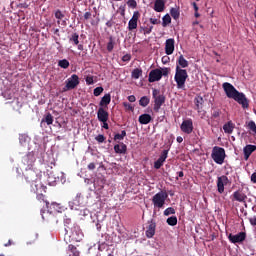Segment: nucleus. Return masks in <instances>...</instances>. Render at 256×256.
Returning <instances> with one entry per match:
<instances>
[{
    "label": "nucleus",
    "instance_id": "de8ad7c7",
    "mask_svg": "<svg viewBox=\"0 0 256 256\" xmlns=\"http://www.w3.org/2000/svg\"><path fill=\"white\" fill-rule=\"evenodd\" d=\"M127 5H128V7H131L132 9H136L137 8V1L128 0Z\"/></svg>",
    "mask_w": 256,
    "mask_h": 256
},
{
    "label": "nucleus",
    "instance_id": "4468645a",
    "mask_svg": "<svg viewBox=\"0 0 256 256\" xmlns=\"http://www.w3.org/2000/svg\"><path fill=\"white\" fill-rule=\"evenodd\" d=\"M175 51V39L169 38L165 43V53L166 55H173Z\"/></svg>",
    "mask_w": 256,
    "mask_h": 256
},
{
    "label": "nucleus",
    "instance_id": "58836bf2",
    "mask_svg": "<svg viewBox=\"0 0 256 256\" xmlns=\"http://www.w3.org/2000/svg\"><path fill=\"white\" fill-rule=\"evenodd\" d=\"M221 117V109L212 107V118L219 119Z\"/></svg>",
    "mask_w": 256,
    "mask_h": 256
},
{
    "label": "nucleus",
    "instance_id": "603ef678",
    "mask_svg": "<svg viewBox=\"0 0 256 256\" xmlns=\"http://www.w3.org/2000/svg\"><path fill=\"white\" fill-rule=\"evenodd\" d=\"M95 139L98 143H105V136L103 134H99Z\"/></svg>",
    "mask_w": 256,
    "mask_h": 256
},
{
    "label": "nucleus",
    "instance_id": "bb28decb",
    "mask_svg": "<svg viewBox=\"0 0 256 256\" xmlns=\"http://www.w3.org/2000/svg\"><path fill=\"white\" fill-rule=\"evenodd\" d=\"M53 115H51V113H47L44 118L41 121V125H43V123H46V125H53Z\"/></svg>",
    "mask_w": 256,
    "mask_h": 256
},
{
    "label": "nucleus",
    "instance_id": "a18cd8bd",
    "mask_svg": "<svg viewBox=\"0 0 256 256\" xmlns=\"http://www.w3.org/2000/svg\"><path fill=\"white\" fill-rule=\"evenodd\" d=\"M164 163H165L164 161L158 158V160L154 162V169H159L160 167H163Z\"/></svg>",
    "mask_w": 256,
    "mask_h": 256
},
{
    "label": "nucleus",
    "instance_id": "69168bd1",
    "mask_svg": "<svg viewBox=\"0 0 256 256\" xmlns=\"http://www.w3.org/2000/svg\"><path fill=\"white\" fill-rule=\"evenodd\" d=\"M52 31H53L54 35H57V37H61V34H59L58 28H53Z\"/></svg>",
    "mask_w": 256,
    "mask_h": 256
},
{
    "label": "nucleus",
    "instance_id": "473e14b6",
    "mask_svg": "<svg viewBox=\"0 0 256 256\" xmlns=\"http://www.w3.org/2000/svg\"><path fill=\"white\" fill-rule=\"evenodd\" d=\"M69 60L62 59L58 61V67H61V69H69Z\"/></svg>",
    "mask_w": 256,
    "mask_h": 256
},
{
    "label": "nucleus",
    "instance_id": "774afa93",
    "mask_svg": "<svg viewBox=\"0 0 256 256\" xmlns=\"http://www.w3.org/2000/svg\"><path fill=\"white\" fill-rule=\"evenodd\" d=\"M106 26H108L109 28L113 27V21L111 20L107 21Z\"/></svg>",
    "mask_w": 256,
    "mask_h": 256
},
{
    "label": "nucleus",
    "instance_id": "a19ab883",
    "mask_svg": "<svg viewBox=\"0 0 256 256\" xmlns=\"http://www.w3.org/2000/svg\"><path fill=\"white\" fill-rule=\"evenodd\" d=\"M115 47V41L113 40L112 36L109 38V42L107 43V51L108 53H111Z\"/></svg>",
    "mask_w": 256,
    "mask_h": 256
},
{
    "label": "nucleus",
    "instance_id": "bf43d9fd",
    "mask_svg": "<svg viewBox=\"0 0 256 256\" xmlns=\"http://www.w3.org/2000/svg\"><path fill=\"white\" fill-rule=\"evenodd\" d=\"M128 101L130 103H135V101H137V98H135V95H130L128 96Z\"/></svg>",
    "mask_w": 256,
    "mask_h": 256
},
{
    "label": "nucleus",
    "instance_id": "a211bd4d",
    "mask_svg": "<svg viewBox=\"0 0 256 256\" xmlns=\"http://www.w3.org/2000/svg\"><path fill=\"white\" fill-rule=\"evenodd\" d=\"M155 229H157V223L151 220L146 230V237H148V239H151L155 236Z\"/></svg>",
    "mask_w": 256,
    "mask_h": 256
},
{
    "label": "nucleus",
    "instance_id": "a878e982",
    "mask_svg": "<svg viewBox=\"0 0 256 256\" xmlns=\"http://www.w3.org/2000/svg\"><path fill=\"white\" fill-rule=\"evenodd\" d=\"M223 129L224 133L231 135L233 133V129H235V124H233L232 121H229L226 124H224Z\"/></svg>",
    "mask_w": 256,
    "mask_h": 256
},
{
    "label": "nucleus",
    "instance_id": "49530a36",
    "mask_svg": "<svg viewBox=\"0 0 256 256\" xmlns=\"http://www.w3.org/2000/svg\"><path fill=\"white\" fill-rule=\"evenodd\" d=\"M55 17L58 19V20H61L65 17V14L61 11V10H56L55 12Z\"/></svg>",
    "mask_w": 256,
    "mask_h": 256
},
{
    "label": "nucleus",
    "instance_id": "5701e85b",
    "mask_svg": "<svg viewBox=\"0 0 256 256\" xmlns=\"http://www.w3.org/2000/svg\"><path fill=\"white\" fill-rule=\"evenodd\" d=\"M110 103H111V94L108 93L101 98L99 105L100 107L103 108V107H108Z\"/></svg>",
    "mask_w": 256,
    "mask_h": 256
},
{
    "label": "nucleus",
    "instance_id": "ea45409f",
    "mask_svg": "<svg viewBox=\"0 0 256 256\" xmlns=\"http://www.w3.org/2000/svg\"><path fill=\"white\" fill-rule=\"evenodd\" d=\"M248 129L249 131H251L252 135H256V124L255 121L251 120L250 122H248Z\"/></svg>",
    "mask_w": 256,
    "mask_h": 256
},
{
    "label": "nucleus",
    "instance_id": "4d7b16f0",
    "mask_svg": "<svg viewBox=\"0 0 256 256\" xmlns=\"http://www.w3.org/2000/svg\"><path fill=\"white\" fill-rule=\"evenodd\" d=\"M122 61H124V63H127V61H131V55L126 54L122 57Z\"/></svg>",
    "mask_w": 256,
    "mask_h": 256
},
{
    "label": "nucleus",
    "instance_id": "052dcab7",
    "mask_svg": "<svg viewBox=\"0 0 256 256\" xmlns=\"http://www.w3.org/2000/svg\"><path fill=\"white\" fill-rule=\"evenodd\" d=\"M250 181L252 183H256V172L252 173L251 177H250Z\"/></svg>",
    "mask_w": 256,
    "mask_h": 256
},
{
    "label": "nucleus",
    "instance_id": "0e129e2a",
    "mask_svg": "<svg viewBox=\"0 0 256 256\" xmlns=\"http://www.w3.org/2000/svg\"><path fill=\"white\" fill-rule=\"evenodd\" d=\"M120 15L122 16V17H125V6H120Z\"/></svg>",
    "mask_w": 256,
    "mask_h": 256
},
{
    "label": "nucleus",
    "instance_id": "13d9d810",
    "mask_svg": "<svg viewBox=\"0 0 256 256\" xmlns=\"http://www.w3.org/2000/svg\"><path fill=\"white\" fill-rule=\"evenodd\" d=\"M26 139H27V136H25L23 134L19 136V141H20L21 145H23V143H25Z\"/></svg>",
    "mask_w": 256,
    "mask_h": 256
},
{
    "label": "nucleus",
    "instance_id": "dca6fc26",
    "mask_svg": "<svg viewBox=\"0 0 256 256\" xmlns=\"http://www.w3.org/2000/svg\"><path fill=\"white\" fill-rule=\"evenodd\" d=\"M232 197H233V201H238V203H246L247 201V194L243 193V191L241 190L235 191L232 194Z\"/></svg>",
    "mask_w": 256,
    "mask_h": 256
},
{
    "label": "nucleus",
    "instance_id": "4c0bfd02",
    "mask_svg": "<svg viewBox=\"0 0 256 256\" xmlns=\"http://www.w3.org/2000/svg\"><path fill=\"white\" fill-rule=\"evenodd\" d=\"M70 43H73L74 45H79V34L73 33L71 37L69 38Z\"/></svg>",
    "mask_w": 256,
    "mask_h": 256
},
{
    "label": "nucleus",
    "instance_id": "f704fd0d",
    "mask_svg": "<svg viewBox=\"0 0 256 256\" xmlns=\"http://www.w3.org/2000/svg\"><path fill=\"white\" fill-rule=\"evenodd\" d=\"M170 15H171V17H173L175 19V21H177V19H179L180 15H181V13L179 12V9L171 8Z\"/></svg>",
    "mask_w": 256,
    "mask_h": 256
},
{
    "label": "nucleus",
    "instance_id": "3c124183",
    "mask_svg": "<svg viewBox=\"0 0 256 256\" xmlns=\"http://www.w3.org/2000/svg\"><path fill=\"white\" fill-rule=\"evenodd\" d=\"M70 205H81V196L76 197V199H73L72 202H70Z\"/></svg>",
    "mask_w": 256,
    "mask_h": 256
},
{
    "label": "nucleus",
    "instance_id": "e2e57ef3",
    "mask_svg": "<svg viewBox=\"0 0 256 256\" xmlns=\"http://www.w3.org/2000/svg\"><path fill=\"white\" fill-rule=\"evenodd\" d=\"M84 19L87 21L89 19H91V12H85L84 14Z\"/></svg>",
    "mask_w": 256,
    "mask_h": 256
},
{
    "label": "nucleus",
    "instance_id": "f3484780",
    "mask_svg": "<svg viewBox=\"0 0 256 256\" xmlns=\"http://www.w3.org/2000/svg\"><path fill=\"white\" fill-rule=\"evenodd\" d=\"M256 151V146L248 144L243 148V153H244V159L245 161L249 160V157H251L252 153H255Z\"/></svg>",
    "mask_w": 256,
    "mask_h": 256
},
{
    "label": "nucleus",
    "instance_id": "6e6552de",
    "mask_svg": "<svg viewBox=\"0 0 256 256\" xmlns=\"http://www.w3.org/2000/svg\"><path fill=\"white\" fill-rule=\"evenodd\" d=\"M77 85H79V76H77V74H73L71 76V78H69L66 81V85L64 87V91H69L71 89H75V87H77Z\"/></svg>",
    "mask_w": 256,
    "mask_h": 256
},
{
    "label": "nucleus",
    "instance_id": "9b49d317",
    "mask_svg": "<svg viewBox=\"0 0 256 256\" xmlns=\"http://www.w3.org/2000/svg\"><path fill=\"white\" fill-rule=\"evenodd\" d=\"M228 239L231 243H243L247 239V234L245 232H240L236 235L229 234Z\"/></svg>",
    "mask_w": 256,
    "mask_h": 256
},
{
    "label": "nucleus",
    "instance_id": "393cba45",
    "mask_svg": "<svg viewBox=\"0 0 256 256\" xmlns=\"http://www.w3.org/2000/svg\"><path fill=\"white\" fill-rule=\"evenodd\" d=\"M194 103L196 105V110L198 113H201V109H203V104L205 103V100H203V97L198 96L194 99Z\"/></svg>",
    "mask_w": 256,
    "mask_h": 256
},
{
    "label": "nucleus",
    "instance_id": "4be33fe9",
    "mask_svg": "<svg viewBox=\"0 0 256 256\" xmlns=\"http://www.w3.org/2000/svg\"><path fill=\"white\" fill-rule=\"evenodd\" d=\"M176 67H180V69H185L189 67V61L183 57V55H180L178 60H177V65Z\"/></svg>",
    "mask_w": 256,
    "mask_h": 256
},
{
    "label": "nucleus",
    "instance_id": "9d476101",
    "mask_svg": "<svg viewBox=\"0 0 256 256\" xmlns=\"http://www.w3.org/2000/svg\"><path fill=\"white\" fill-rule=\"evenodd\" d=\"M229 183V178L225 175L219 176L217 178V190L218 193L223 194L225 193V185Z\"/></svg>",
    "mask_w": 256,
    "mask_h": 256
},
{
    "label": "nucleus",
    "instance_id": "f257e3e1",
    "mask_svg": "<svg viewBox=\"0 0 256 256\" xmlns=\"http://www.w3.org/2000/svg\"><path fill=\"white\" fill-rule=\"evenodd\" d=\"M222 87L228 99H234V101L241 105L243 109H249V100L247 99V96L243 94V92H239L237 89H235V86L229 82H224Z\"/></svg>",
    "mask_w": 256,
    "mask_h": 256
},
{
    "label": "nucleus",
    "instance_id": "0eeeda50",
    "mask_svg": "<svg viewBox=\"0 0 256 256\" xmlns=\"http://www.w3.org/2000/svg\"><path fill=\"white\" fill-rule=\"evenodd\" d=\"M180 129L186 135H191L193 133V120L191 118L184 120L180 125Z\"/></svg>",
    "mask_w": 256,
    "mask_h": 256
},
{
    "label": "nucleus",
    "instance_id": "cd10ccee",
    "mask_svg": "<svg viewBox=\"0 0 256 256\" xmlns=\"http://www.w3.org/2000/svg\"><path fill=\"white\" fill-rule=\"evenodd\" d=\"M36 199L38 201H40V203H44L46 209H49V201H47V199H45V195H43V193L37 194Z\"/></svg>",
    "mask_w": 256,
    "mask_h": 256
},
{
    "label": "nucleus",
    "instance_id": "20e7f679",
    "mask_svg": "<svg viewBox=\"0 0 256 256\" xmlns=\"http://www.w3.org/2000/svg\"><path fill=\"white\" fill-rule=\"evenodd\" d=\"M227 157V154H225V148L214 146L212 149L211 158L214 162L217 163V165H223L225 163V158Z\"/></svg>",
    "mask_w": 256,
    "mask_h": 256
},
{
    "label": "nucleus",
    "instance_id": "f03ea898",
    "mask_svg": "<svg viewBox=\"0 0 256 256\" xmlns=\"http://www.w3.org/2000/svg\"><path fill=\"white\" fill-rule=\"evenodd\" d=\"M24 178L27 183L30 184L32 193H39V190L46 191L47 187L41 183V177L35 172V170L29 168L24 172Z\"/></svg>",
    "mask_w": 256,
    "mask_h": 256
},
{
    "label": "nucleus",
    "instance_id": "6e6d98bb",
    "mask_svg": "<svg viewBox=\"0 0 256 256\" xmlns=\"http://www.w3.org/2000/svg\"><path fill=\"white\" fill-rule=\"evenodd\" d=\"M162 77H167L169 75V68H164L161 70Z\"/></svg>",
    "mask_w": 256,
    "mask_h": 256
},
{
    "label": "nucleus",
    "instance_id": "2f4dec72",
    "mask_svg": "<svg viewBox=\"0 0 256 256\" xmlns=\"http://www.w3.org/2000/svg\"><path fill=\"white\" fill-rule=\"evenodd\" d=\"M149 103H151V100L147 96H143L139 100V105L141 107H147V105H149Z\"/></svg>",
    "mask_w": 256,
    "mask_h": 256
},
{
    "label": "nucleus",
    "instance_id": "412c9836",
    "mask_svg": "<svg viewBox=\"0 0 256 256\" xmlns=\"http://www.w3.org/2000/svg\"><path fill=\"white\" fill-rule=\"evenodd\" d=\"M154 11H156V13H163L165 11V1L155 0Z\"/></svg>",
    "mask_w": 256,
    "mask_h": 256
},
{
    "label": "nucleus",
    "instance_id": "6ab92c4d",
    "mask_svg": "<svg viewBox=\"0 0 256 256\" xmlns=\"http://www.w3.org/2000/svg\"><path fill=\"white\" fill-rule=\"evenodd\" d=\"M23 165H26L27 167H33V163H35V156L33 154L29 153L25 155L22 158Z\"/></svg>",
    "mask_w": 256,
    "mask_h": 256
},
{
    "label": "nucleus",
    "instance_id": "864d4df0",
    "mask_svg": "<svg viewBox=\"0 0 256 256\" xmlns=\"http://www.w3.org/2000/svg\"><path fill=\"white\" fill-rule=\"evenodd\" d=\"M123 107H125V109H127L128 111H133L134 109L133 106L129 104V102H124Z\"/></svg>",
    "mask_w": 256,
    "mask_h": 256
},
{
    "label": "nucleus",
    "instance_id": "2eb2a0df",
    "mask_svg": "<svg viewBox=\"0 0 256 256\" xmlns=\"http://www.w3.org/2000/svg\"><path fill=\"white\" fill-rule=\"evenodd\" d=\"M97 117L100 123H107V121H109V112H107L105 108L100 107L97 112Z\"/></svg>",
    "mask_w": 256,
    "mask_h": 256
},
{
    "label": "nucleus",
    "instance_id": "338daca9",
    "mask_svg": "<svg viewBox=\"0 0 256 256\" xmlns=\"http://www.w3.org/2000/svg\"><path fill=\"white\" fill-rule=\"evenodd\" d=\"M88 169L90 170V171H93V170H95V163H90V164H88Z\"/></svg>",
    "mask_w": 256,
    "mask_h": 256
},
{
    "label": "nucleus",
    "instance_id": "5fc2aeb1",
    "mask_svg": "<svg viewBox=\"0 0 256 256\" xmlns=\"http://www.w3.org/2000/svg\"><path fill=\"white\" fill-rule=\"evenodd\" d=\"M150 23L152 25H159V23H161V20H159L157 18H150Z\"/></svg>",
    "mask_w": 256,
    "mask_h": 256
},
{
    "label": "nucleus",
    "instance_id": "79ce46f5",
    "mask_svg": "<svg viewBox=\"0 0 256 256\" xmlns=\"http://www.w3.org/2000/svg\"><path fill=\"white\" fill-rule=\"evenodd\" d=\"M164 215L165 217H169V215H175V208L168 207L167 209L164 210Z\"/></svg>",
    "mask_w": 256,
    "mask_h": 256
},
{
    "label": "nucleus",
    "instance_id": "aec40b11",
    "mask_svg": "<svg viewBox=\"0 0 256 256\" xmlns=\"http://www.w3.org/2000/svg\"><path fill=\"white\" fill-rule=\"evenodd\" d=\"M114 151L119 155H125V153H127V145L123 142H121L120 144H116L114 145Z\"/></svg>",
    "mask_w": 256,
    "mask_h": 256
},
{
    "label": "nucleus",
    "instance_id": "09e8293b",
    "mask_svg": "<svg viewBox=\"0 0 256 256\" xmlns=\"http://www.w3.org/2000/svg\"><path fill=\"white\" fill-rule=\"evenodd\" d=\"M144 35H150L151 31H153V26H146L143 28Z\"/></svg>",
    "mask_w": 256,
    "mask_h": 256
},
{
    "label": "nucleus",
    "instance_id": "8fccbe9b",
    "mask_svg": "<svg viewBox=\"0 0 256 256\" xmlns=\"http://www.w3.org/2000/svg\"><path fill=\"white\" fill-rule=\"evenodd\" d=\"M85 81L87 85H93L94 83L93 76L91 75L86 76Z\"/></svg>",
    "mask_w": 256,
    "mask_h": 256
},
{
    "label": "nucleus",
    "instance_id": "7c9ffc66",
    "mask_svg": "<svg viewBox=\"0 0 256 256\" xmlns=\"http://www.w3.org/2000/svg\"><path fill=\"white\" fill-rule=\"evenodd\" d=\"M141 75H143V70L141 68H135L132 71L131 77H132V79H139V77H141Z\"/></svg>",
    "mask_w": 256,
    "mask_h": 256
},
{
    "label": "nucleus",
    "instance_id": "1a4fd4ad",
    "mask_svg": "<svg viewBox=\"0 0 256 256\" xmlns=\"http://www.w3.org/2000/svg\"><path fill=\"white\" fill-rule=\"evenodd\" d=\"M163 78V74L161 73V69L156 68L154 70H151L148 76L149 83H155L157 81H161Z\"/></svg>",
    "mask_w": 256,
    "mask_h": 256
},
{
    "label": "nucleus",
    "instance_id": "c9c22d12",
    "mask_svg": "<svg viewBox=\"0 0 256 256\" xmlns=\"http://www.w3.org/2000/svg\"><path fill=\"white\" fill-rule=\"evenodd\" d=\"M171 23V16L169 14H166L162 18V27H167V25H170Z\"/></svg>",
    "mask_w": 256,
    "mask_h": 256
},
{
    "label": "nucleus",
    "instance_id": "f8f14e48",
    "mask_svg": "<svg viewBox=\"0 0 256 256\" xmlns=\"http://www.w3.org/2000/svg\"><path fill=\"white\" fill-rule=\"evenodd\" d=\"M139 17H141V13H139V11H135L132 18L128 22L129 31H133L137 28V22L139 21Z\"/></svg>",
    "mask_w": 256,
    "mask_h": 256
},
{
    "label": "nucleus",
    "instance_id": "7ed1b4c3",
    "mask_svg": "<svg viewBox=\"0 0 256 256\" xmlns=\"http://www.w3.org/2000/svg\"><path fill=\"white\" fill-rule=\"evenodd\" d=\"M188 77L189 74H187V70L176 66L174 81H176L177 89H185V83L187 82Z\"/></svg>",
    "mask_w": 256,
    "mask_h": 256
},
{
    "label": "nucleus",
    "instance_id": "b1692460",
    "mask_svg": "<svg viewBox=\"0 0 256 256\" xmlns=\"http://www.w3.org/2000/svg\"><path fill=\"white\" fill-rule=\"evenodd\" d=\"M138 121L141 125H149L151 123V116L149 114H142L139 116Z\"/></svg>",
    "mask_w": 256,
    "mask_h": 256
},
{
    "label": "nucleus",
    "instance_id": "39448f33",
    "mask_svg": "<svg viewBox=\"0 0 256 256\" xmlns=\"http://www.w3.org/2000/svg\"><path fill=\"white\" fill-rule=\"evenodd\" d=\"M169 197V194L167 191H160L156 193L152 197V203L156 209H163L165 207V201H167V198Z\"/></svg>",
    "mask_w": 256,
    "mask_h": 256
},
{
    "label": "nucleus",
    "instance_id": "37998d69",
    "mask_svg": "<svg viewBox=\"0 0 256 256\" xmlns=\"http://www.w3.org/2000/svg\"><path fill=\"white\" fill-rule=\"evenodd\" d=\"M168 155H169V150H163L158 159H160V161H163L165 163V161L167 160Z\"/></svg>",
    "mask_w": 256,
    "mask_h": 256
},
{
    "label": "nucleus",
    "instance_id": "680f3d73",
    "mask_svg": "<svg viewBox=\"0 0 256 256\" xmlns=\"http://www.w3.org/2000/svg\"><path fill=\"white\" fill-rule=\"evenodd\" d=\"M249 221H250V225H253L254 227H256V217L249 218Z\"/></svg>",
    "mask_w": 256,
    "mask_h": 256
},
{
    "label": "nucleus",
    "instance_id": "c03bdc74",
    "mask_svg": "<svg viewBox=\"0 0 256 256\" xmlns=\"http://www.w3.org/2000/svg\"><path fill=\"white\" fill-rule=\"evenodd\" d=\"M103 91H104V89H103V87H96L95 89H94V96L95 97H99V95H101V93H103Z\"/></svg>",
    "mask_w": 256,
    "mask_h": 256
},
{
    "label": "nucleus",
    "instance_id": "ddd939ff",
    "mask_svg": "<svg viewBox=\"0 0 256 256\" xmlns=\"http://www.w3.org/2000/svg\"><path fill=\"white\" fill-rule=\"evenodd\" d=\"M64 223H65L64 230H65L66 237H71L72 241L77 240L78 238L75 237V230H74L75 228L71 227V226H67V225H69V223H71V220L67 219V220H65Z\"/></svg>",
    "mask_w": 256,
    "mask_h": 256
},
{
    "label": "nucleus",
    "instance_id": "e433bc0d",
    "mask_svg": "<svg viewBox=\"0 0 256 256\" xmlns=\"http://www.w3.org/2000/svg\"><path fill=\"white\" fill-rule=\"evenodd\" d=\"M166 223L170 225V227H175V225H177V216L167 218Z\"/></svg>",
    "mask_w": 256,
    "mask_h": 256
},
{
    "label": "nucleus",
    "instance_id": "c756f323",
    "mask_svg": "<svg viewBox=\"0 0 256 256\" xmlns=\"http://www.w3.org/2000/svg\"><path fill=\"white\" fill-rule=\"evenodd\" d=\"M68 250L70 251V253H72V254H69V256H80L81 255L79 250H77V247H75L73 244H70L68 246Z\"/></svg>",
    "mask_w": 256,
    "mask_h": 256
},
{
    "label": "nucleus",
    "instance_id": "423d86ee",
    "mask_svg": "<svg viewBox=\"0 0 256 256\" xmlns=\"http://www.w3.org/2000/svg\"><path fill=\"white\" fill-rule=\"evenodd\" d=\"M152 97L154 99V111L159 113L161 106L165 104V95L161 94V90L154 88L152 90Z\"/></svg>",
    "mask_w": 256,
    "mask_h": 256
},
{
    "label": "nucleus",
    "instance_id": "72a5a7b5",
    "mask_svg": "<svg viewBox=\"0 0 256 256\" xmlns=\"http://www.w3.org/2000/svg\"><path fill=\"white\" fill-rule=\"evenodd\" d=\"M127 137V132L125 130L121 131V134L114 135V141H123Z\"/></svg>",
    "mask_w": 256,
    "mask_h": 256
},
{
    "label": "nucleus",
    "instance_id": "c85d7f7f",
    "mask_svg": "<svg viewBox=\"0 0 256 256\" xmlns=\"http://www.w3.org/2000/svg\"><path fill=\"white\" fill-rule=\"evenodd\" d=\"M6 105H10L13 111H17V109H21V104L19 100H13L12 102H6Z\"/></svg>",
    "mask_w": 256,
    "mask_h": 256
}]
</instances>
